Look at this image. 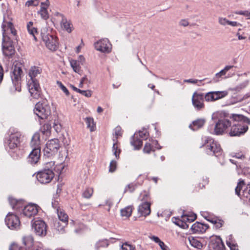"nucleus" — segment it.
<instances>
[{
	"label": "nucleus",
	"instance_id": "nucleus-28",
	"mask_svg": "<svg viewBox=\"0 0 250 250\" xmlns=\"http://www.w3.org/2000/svg\"><path fill=\"white\" fill-rule=\"evenodd\" d=\"M205 124V120L203 119H198L192 122L189 127L193 130H197L201 128Z\"/></svg>",
	"mask_w": 250,
	"mask_h": 250
},
{
	"label": "nucleus",
	"instance_id": "nucleus-45",
	"mask_svg": "<svg viewBox=\"0 0 250 250\" xmlns=\"http://www.w3.org/2000/svg\"><path fill=\"white\" fill-rule=\"evenodd\" d=\"M117 163L116 161L112 160L111 161L109 166V171L110 172H114L117 168Z\"/></svg>",
	"mask_w": 250,
	"mask_h": 250
},
{
	"label": "nucleus",
	"instance_id": "nucleus-50",
	"mask_svg": "<svg viewBox=\"0 0 250 250\" xmlns=\"http://www.w3.org/2000/svg\"><path fill=\"white\" fill-rule=\"evenodd\" d=\"M57 84L60 87V88L65 93L66 95H69V92L66 87L62 84V82L60 81L57 82Z\"/></svg>",
	"mask_w": 250,
	"mask_h": 250
},
{
	"label": "nucleus",
	"instance_id": "nucleus-63",
	"mask_svg": "<svg viewBox=\"0 0 250 250\" xmlns=\"http://www.w3.org/2000/svg\"><path fill=\"white\" fill-rule=\"evenodd\" d=\"M184 82L185 83H191L193 84H195L198 82V80L188 79V80H185L184 81Z\"/></svg>",
	"mask_w": 250,
	"mask_h": 250
},
{
	"label": "nucleus",
	"instance_id": "nucleus-62",
	"mask_svg": "<svg viewBox=\"0 0 250 250\" xmlns=\"http://www.w3.org/2000/svg\"><path fill=\"white\" fill-rule=\"evenodd\" d=\"M233 157L239 159H243L245 158V156L242 153H237L233 156Z\"/></svg>",
	"mask_w": 250,
	"mask_h": 250
},
{
	"label": "nucleus",
	"instance_id": "nucleus-32",
	"mask_svg": "<svg viewBox=\"0 0 250 250\" xmlns=\"http://www.w3.org/2000/svg\"><path fill=\"white\" fill-rule=\"evenodd\" d=\"M188 239L190 245L192 247L198 249H201L202 248L203 245L198 239L194 237H189Z\"/></svg>",
	"mask_w": 250,
	"mask_h": 250
},
{
	"label": "nucleus",
	"instance_id": "nucleus-10",
	"mask_svg": "<svg viewBox=\"0 0 250 250\" xmlns=\"http://www.w3.org/2000/svg\"><path fill=\"white\" fill-rule=\"evenodd\" d=\"M54 173L51 169H44L37 174L38 180L42 184L50 183L54 177Z\"/></svg>",
	"mask_w": 250,
	"mask_h": 250
},
{
	"label": "nucleus",
	"instance_id": "nucleus-46",
	"mask_svg": "<svg viewBox=\"0 0 250 250\" xmlns=\"http://www.w3.org/2000/svg\"><path fill=\"white\" fill-rule=\"evenodd\" d=\"M186 221L183 219V220H178L177 226L184 229L188 228V225L185 222Z\"/></svg>",
	"mask_w": 250,
	"mask_h": 250
},
{
	"label": "nucleus",
	"instance_id": "nucleus-39",
	"mask_svg": "<svg viewBox=\"0 0 250 250\" xmlns=\"http://www.w3.org/2000/svg\"><path fill=\"white\" fill-rule=\"evenodd\" d=\"M245 185V182L242 179H240L239 182L238 183L237 186L235 188V193L238 195L239 196L240 195V191L242 189L243 186Z\"/></svg>",
	"mask_w": 250,
	"mask_h": 250
},
{
	"label": "nucleus",
	"instance_id": "nucleus-25",
	"mask_svg": "<svg viewBox=\"0 0 250 250\" xmlns=\"http://www.w3.org/2000/svg\"><path fill=\"white\" fill-rule=\"evenodd\" d=\"M157 143L156 140L149 139L148 142H147L145 145L143 151L145 153L149 154L151 151H154L155 150L153 148L154 145H156Z\"/></svg>",
	"mask_w": 250,
	"mask_h": 250
},
{
	"label": "nucleus",
	"instance_id": "nucleus-42",
	"mask_svg": "<svg viewBox=\"0 0 250 250\" xmlns=\"http://www.w3.org/2000/svg\"><path fill=\"white\" fill-rule=\"evenodd\" d=\"M109 245L108 242L107 240H100L96 244V247L97 249L102 247H107Z\"/></svg>",
	"mask_w": 250,
	"mask_h": 250
},
{
	"label": "nucleus",
	"instance_id": "nucleus-1",
	"mask_svg": "<svg viewBox=\"0 0 250 250\" xmlns=\"http://www.w3.org/2000/svg\"><path fill=\"white\" fill-rule=\"evenodd\" d=\"M3 42L2 50L4 55L11 57L14 54L15 50L13 44V40H16L17 32L11 22L4 21L2 24Z\"/></svg>",
	"mask_w": 250,
	"mask_h": 250
},
{
	"label": "nucleus",
	"instance_id": "nucleus-60",
	"mask_svg": "<svg viewBox=\"0 0 250 250\" xmlns=\"http://www.w3.org/2000/svg\"><path fill=\"white\" fill-rule=\"evenodd\" d=\"M49 4L50 3H49V0H45V1L44 2H41V7H43L44 8L47 9L49 6Z\"/></svg>",
	"mask_w": 250,
	"mask_h": 250
},
{
	"label": "nucleus",
	"instance_id": "nucleus-15",
	"mask_svg": "<svg viewBox=\"0 0 250 250\" xmlns=\"http://www.w3.org/2000/svg\"><path fill=\"white\" fill-rule=\"evenodd\" d=\"M60 147L59 140L57 139H52L47 142L44 151L45 153L52 155L57 152Z\"/></svg>",
	"mask_w": 250,
	"mask_h": 250
},
{
	"label": "nucleus",
	"instance_id": "nucleus-56",
	"mask_svg": "<svg viewBox=\"0 0 250 250\" xmlns=\"http://www.w3.org/2000/svg\"><path fill=\"white\" fill-rule=\"evenodd\" d=\"M149 136V133L146 129L142 130V140H146Z\"/></svg>",
	"mask_w": 250,
	"mask_h": 250
},
{
	"label": "nucleus",
	"instance_id": "nucleus-55",
	"mask_svg": "<svg viewBox=\"0 0 250 250\" xmlns=\"http://www.w3.org/2000/svg\"><path fill=\"white\" fill-rule=\"evenodd\" d=\"M51 125L49 124H44L41 128V130L44 134L46 131L50 130Z\"/></svg>",
	"mask_w": 250,
	"mask_h": 250
},
{
	"label": "nucleus",
	"instance_id": "nucleus-7",
	"mask_svg": "<svg viewBox=\"0 0 250 250\" xmlns=\"http://www.w3.org/2000/svg\"><path fill=\"white\" fill-rule=\"evenodd\" d=\"M21 68L17 65L13 67L11 79L12 83L15 86L16 91L20 92L21 91V76L22 74Z\"/></svg>",
	"mask_w": 250,
	"mask_h": 250
},
{
	"label": "nucleus",
	"instance_id": "nucleus-29",
	"mask_svg": "<svg viewBox=\"0 0 250 250\" xmlns=\"http://www.w3.org/2000/svg\"><path fill=\"white\" fill-rule=\"evenodd\" d=\"M9 201L10 205L12 206L13 208L15 209H20L21 208H22V202L21 201H19L15 198L10 197L9 198Z\"/></svg>",
	"mask_w": 250,
	"mask_h": 250
},
{
	"label": "nucleus",
	"instance_id": "nucleus-34",
	"mask_svg": "<svg viewBox=\"0 0 250 250\" xmlns=\"http://www.w3.org/2000/svg\"><path fill=\"white\" fill-rule=\"evenodd\" d=\"M33 22L30 21L27 25V28L30 34L32 35L35 40H37L36 35L38 34V31L37 28L33 26Z\"/></svg>",
	"mask_w": 250,
	"mask_h": 250
},
{
	"label": "nucleus",
	"instance_id": "nucleus-44",
	"mask_svg": "<svg viewBox=\"0 0 250 250\" xmlns=\"http://www.w3.org/2000/svg\"><path fill=\"white\" fill-rule=\"evenodd\" d=\"M136 187L137 185L135 184L131 183L128 184L125 188L124 193L128 191L133 192L135 190Z\"/></svg>",
	"mask_w": 250,
	"mask_h": 250
},
{
	"label": "nucleus",
	"instance_id": "nucleus-21",
	"mask_svg": "<svg viewBox=\"0 0 250 250\" xmlns=\"http://www.w3.org/2000/svg\"><path fill=\"white\" fill-rule=\"evenodd\" d=\"M208 228L207 225L197 222L192 225L191 229L193 233H200L205 232Z\"/></svg>",
	"mask_w": 250,
	"mask_h": 250
},
{
	"label": "nucleus",
	"instance_id": "nucleus-18",
	"mask_svg": "<svg viewBox=\"0 0 250 250\" xmlns=\"http://www.w3.org/2000/svg\"><path fill=\"white\" fill-rule=\"evenodd\" d=\"M143 199H146V201L142 203V216L146 217L151 213L150 207L152 203L150 201V198L148 194L144 195Z\"/></svg>",
	"mask_w": 250,
	"mask_h": 250
},
{
	"label": "nucleus",
	"instance_id": "nucleus-16",
	"mask_svg": "<svg viewBox=\"0 0 250 250\" xmlns=\"http://www.w3.org/2000/svg\"><path fill=\"white\" fill-rule=\"evenodd\" d=\"M228 94L227 91H212L204 95V99L207 102L215 101L226 97Z\"/></svg>",
	"mask_w": 250,
	"mask_h": 250
},
{
	"label": "nucleus",
	"instance_id": "nucleus-49",
	"mask_svg": "<svg viewBox=\"0 0 250 250\" xmlns=\"http://www.w3.org/2000/svg\"><path fill=\"white\" fill-rule=\"evenodd\" d=\"M208 183V179L206 177H203L202 179V182H200L199 184V187L201 188H203L205 187L206 185Z\"/></svg>",
	"mask_w": 250,
	"mask_h": 250
},
{
	"label": "nucleus",
	"instance_id": "nucleus-43",
	"mask_svg": "<svg viewBox=\"0 0 250 250\" xmlns=\"http://www.w3.org/2000/svg\"><path fill=\"white\" fill-rule=\"evenodd\" d=\"M182 218L184 220L189 222L194 221L196 218V215L195 214H193L191 215H184L182 216Z\"/></svg>",
	"mask_w": 250,
	"mask_h": 250
},
{
	"label": "nucleus",
	"instance_id": "nucleus-11",
	"mask_svg": "<svg viewBox=\"0 0 250 250\" xmlns=\"http://www.w3.org/2000/svg\"><path fill=\"white\" fill-rule=\"evenodd\" d=\"M5 221L7 227L11 229H19L20 227L21 222L18 216L12 213L7 214Z\"/></svg>",
	"mask_w": 250,
	"mask_h": 250
},
{
	"label": "nucleus",
	"instance_id": "nucleus-48",
	"mask_svg": "<svg viewBox=\"0 0 250 250\" xmlns=\"http://www.w3.org/2000/svg\"><path fill=\"white\" fill-rule=\"evenodd\" d=\"M63 169V166L62 164H59L53 167V172H56L58 174H61L62 171Z\"/></svg>",
	"mask_w": 250,
	"mask_h": 250
},
{
	"label": "nucleus",
	"instance_id": "nucleus-33",
	"mask_svg": "<svg viewBox=\"0 0 250 250\" xmlns=\"http://www.w3.org/2000/svg\"><path fill=\"white\" fill-rule=\"evenodd\" d=\"M41 72V69L39 67L34 66L31 68L29 72V75L30 79H36L35 77L38 74H40Z\"/></svg>",
	"mask_w": 250,
	"mask_h": 250
},
{
	"label": "nucleus",
	"instance_id": "nucleus-35",
	"mask_svg": "<svg viewBox=\"0 0 250 250\" xmlns=\"http://www.w3.org/2000/svg\"><path fill=\"white\" fill-rule=\"evenodd\" d=\"M132 211V208L131 207H127L121 210V214L122 217L128 218L131 215Z\"/></svg>",
	"mask_w": 250,
	"mask_h": 250
},
{
	"label": "nucleus",
	"instance_id": "nucleus-38",
	"mask_svg": "<svg viewBox=\"0 0 250 250\" xmlns=\"http://www.w3.org/2000/svg\"><path fill=\"white\" fill-rule=\"evenodd\" d=\"M93 191V188H87L83 191V196L85 198L89 199L92 196Z\"/></svg>",
	"mask_w": 250,
	"mask_h": 250
},
{
	"label": "nucleus",
	"instance_id": "nucleus-54",
	"mask_svg": "<svg viewBox=\"0 0 250 250\" xmlns=\"http://www.w3.org/2000/svg\"><path fill=\"white\" fill-rule=\"evenodd\" d=\"M55 167V162L51 161L46 163L44 169H51L53 171V167Z\"/></svg>",
	"mask_w": 250,
	"mask_h": 250
},
{
	"label": "nucleus",
	"instance_id": "nucleus-30",
	"mask_svg": "<svg viewBox=\"0 0 250 250\" xmlns=\"http://www.w3.org/2000/svg\"><path fill=\"white\" fill-rule=\"evenodd\" d=\"M22 242L23 245L27 248H30L33 245L34 239L31 235L24 236L22 238Z\"/></svg>",
	"mask_w": 250,
	"mask_h": 250
},
{
	"label": "nucleus",
	"instance_id": "nucleus-22",
	"mask_svg": "<svg viewBox=\"0 0 250 250\" xmlns=\"http://www.w3.org/2000/svg\"><path fill=\"white\" fill-rule=\"evenodd\" d=\"M210 242L214 244V246L213 247V249H215L216 247H218V250H226L225 246L221 238L219 236H212Z\"/></svg>",
	"mask_w": 250,
	"mask_h": 250
},
{
	"label": "nucleus",
	"instance_id": "nucleus-3",
	"mask_svg": "<svg viewBox=\"0 0 250 250\" xmlns=\"http://www.w3.org/2000/svg\"><path fill=\"white\" fill-rule=\"evenodd\" d=\"M31 145L33 148L29 155L27 160L29 163L34 165L38 162L41 156L40 136L39 133H35L33 136Z\"/></svg>",
	"mask_w": 250,
	"mask_h": 250
},
{
	"label": "nucleus",
	"instance_id": "nucleus-26",
	"mask_svg": "<svg viewBox=\"0 0 250 250\" xmlns=\"http://www.w3.org/2000/svg\"><path fill=\"white\" fill-rule=\"evenodd\" d=\"M114 142L112 147V151L117 159L120 158V154L121 152V149L119 147V142L116 139H113Z\"/></svg>",
	"mask_w": 250,
	"mask_h": 250
},
{
	"label": "nucleus",
	"instance_id": "nucleus-61",
	"mask_svg": "<svg viewBox=\"0 0 250 250\" xmlns=\"http://www.w3.org/2000/svg\"><path fill=\"white\" fill-rule=\"evenodd\" d=\"M180 25L184 27H186L188 25L189 22L186 20H182L180 21Z\"/></svg>",
	"mask_w": 250,
	"mask_h": 250
},
{
	"label": "nucleus",
	"instance_id": "nucleus-58",
	"mask_svg": "<svg viewBox=\"0 0 250 250\" xmlns=\"http://www.w3.org/2000/svg\"><path fill=\"white\" fill-rule=\"evenodd\" d=\"M224 223V222L222 220L219 219L218 220L216 223L215 225H214L216 229H219L223 226Z\"/></svg>",
	"mask_w": 250,
	"mask_h": 250
},
{
	"label": "nucleus",
	"instance_id": "nucleus-17",
	"mask_svg": "<svg viewBox=\"0 0 250 250\" xmlns=\"http://www.w3.org/2000/svg\"><path fill=\"white\" fill-rule=\"evenodd\" d=\"M204 95L202 93L194 92L192 97V102L194 107L198 110L204 108Z\"/></svg>",
	"mask_w": 250,
	"mask_h": 250
},
{
	"label": "nucleus",
	"instance_id": "nucleus-31",
	"mask_svg": "<svg viewBox=\"0 0 250 250\" xmlns=\"http://www.w3.org/2000/svg\"><path fill=\"white\" fill-rule=\"evenodd\" d=\"M70 63L74 71L79 74H81V72L82 70L79 62L76 60L72 59L70 61Z\"/></svg>",
	"mask_w": 250,
	"mask_h": 250
},
{
	"label": "nucleus",
	"instance_id": "nucleus-64",
	"mask_svg": "<svg viewBox=\"0 0 250 250\" xmlns=\"http://www.w3.org/2000/svg\"><path fill=\"white\" fill-rule=\"evenodd\" d=\"M237 14L239 15H245L246 16H250V12H249L248 11H240L239 12L237 13Z\"/></svg>",
	"mask_w": 250,
	"mask_h": 250
},
{
	"label": "nucleus",
	"instance_id": "nucleus-8",
	"mask_svg": "<svg viewBox=\"0 0 250 250\" xmlns=\"http://www.w3.org/2000/svg\"><path fill=\"white\" fill-rule=\"evenodd\" d=\"M28 88L31 96L34 99H38L42 94L41 89L36 79H30L28 82Z\"/></svg>",
	"mask_w": 250,
	"mask_h": 250
},
{
	"label": "nucleus",
	"instance_id": "nucleus-47",
	"mask_svg": "<svg viewBox=\"0 0 250 250\" xmlns=\"http://www.w3.org/2000/svg\"><path fill=\"white\" fill-rule=\"evenodd\" d=\"M9 250H26V249L17 244L14 243L10 246Z\"/></svg>",
	"mask_w": 250,
	"mask_h": 250
},
{
	"label": "nucleus",
	"instance_id": "nucleus-9",
	"mask_svg": "<svg viewBox=\"0 0 250 250\" xmlns=\"http://www.w3.org/2000/svg\"><path fill=\"white\" fill-rule=\"evenodd\" d=\"M42 37L43 42L46 46L50 50L56 51L59 45L57 38L55 36L46 33H42Z\"/></svg>",
	"mask_w": 250,
	"mask_h": 250
},
{
	"label": "nucleus",
	"instance_id": "nucleus-20",
	"mask_svg": "<svg viewBox=\"0 0 250 250\" xmlns=\"http://www.w3.org/2000/svg\"><path fill=\"white\" fill-rule=\"evenodd\" d=\"M56 16L62 18L61 25L62 28L66 30L68 33H71L72 31V25L70 21H68L64 16L60 13H57Z\"/></svg>",
	"mask_w": 250,
	"mask_h": 250
},
{
	"label": "nucleus",
	"instance_id": "nucleus-27",
	"mask_svg": "<svg viewBox=\"0 0 250 250\" xmlns=\"http://www.w3.org/2000/svg\"><path fill=\"white\" fill-rule=\"evenodd\" d=\"M57 214L60 221L65 223H67L68 216L65 211L60 207L57 208Z\"/></svg>",
	"mask_w": 250,
	"mask_h": 250
},
{
	"label": "nucleus",
	"instance_id": "nucleus-53",
	"mask_svg": "<svg viewBox=\"0 0 250 250\" xmlns=\"http://www.w3.org/2000/svg\"><path fill=\"white\" fill-rule=\"evenodd\" d=\"M122 250H135L134 248L131 245L125 243L122 246Z\"/></svg>",
	"mask_w": 250,
	"mask_h": 250
},
{
	"label": "nucleus",
	"instance_id": "nucleus-23",
	"mask_svg": "<svg viewBox=\"0 0 250 250\" xmlns=\"http://www.w3.org/2000/svg\"><path fill=\"white\" fill-rule=\"evenodd\" d=\"M132 146L134 147V149H139L141 146V131L136 132L132 137L131 142Z\"/></svg>",
	"mask_w": 250,
	"mask_h": 250
},
{
	"label": "nucleus",
	"instance_id": "nucleus-57",
	"mask_svg": "<svg viewBox=\"0 0 250 250\" xmlns=\"http://www.w3.org/2000/svg\"><path fill=\"white\" fill-rule=\"evenodd\" d=\"M219 22L220 24L222 25H226L227 24L228 25L229 20H228L226 18H219Z\"/></svg>",
	"mask_w": 250,
	"mask_h": 250
},
{
	"label": "nucleus",
	"instance_id": "nucleus-24",
	"mask_svg": "<svg viewBox=\"0 0 250 250\" xmlns=\"http://www.w3.org/2000/svg\"><path fill=\"white\" fill-rule=\"evenodd\" d=\"M233 67V65L226 66L223 69L215 74V76L213 78V81L215 83L219 82L222 77L225 76L227 72Z\"/></svg>",
	"mask_w": 250,
	"mask_h": 250
},
{
	"label": "nucleus",
	"instance_id": "nucleus-4",
	"mask_svg": "<svg viewBox=\"0 0 250 250\" xmlns=\"http://www.w3.org/2000/svg\"><path fill=\"white\" fill-rule=\"evenodd\" d=\"M34 113L41 120L47 119L51 115L50 107L47 101L43 100L39 102L35 106Z\"/></svg>",
	"mask_w": 250,
	"mask_h": 250
},
{
	"label": "nucleus",
	"instance_id": "nucleus-37",
	"mask_svg": "<svg viewBox=\"0 0 250 250\" xmlns=\"http://www.w3.org/2000/svg\"><path fill=\"white\" fill-rule=\"evenodd\" d=\"M123 135V131L122 128L120 126H117L114 129V134H113V139H116L118 140V138Z\"/></svg>",
	"mask_w": 250,
	"mask_h": 250
},
{
	"label": "nucleus",
	"instance_id": "nucleus-52",
	"mask_svg": "<svg viewBox=\"0 0 250 250\" xmlns=\"http://www.w3.org/2000/svg\"><path fill=\"white\" fill-rule=\"evenodd\" d=\"M79 93H81L86 97H90L92 95V92L90 90H82L80 89Z\"/></svg>",
	"mask_w": 250,
	"mask_h": 250
},
{
	"label": "nucleus",
	"instance_id": "nucleus-41",
	"mask_svg": "<svg viewBox=\"0 0 250 250\" xmlns=\"http://www.w3.org/2000/svg\"><path fill=\"white\" fill-rule=\"evenodd\" d=\"M227 246L230 248V250H239L238 246L236 243L229 240L226 241Z\"/></svg>",
	"mask_w": 250,
	"mask_h": 250
},
{
	"label": "nucleus",
	"instance_id": "nucleus-13",
	"mask_svg": "<svg viewBox=\"0 0 250 250\" xmlns=\"http://www.w3.org/2000/svg\"><path fill=\"white\" fill-rule=\"evenodd\" d=\"M21 134L17 131L11 133L8 140V145L10 149H14L20 146L21 142Z\"/></svg>",
	"mask_w": 250,
	"mask_h": 250
},
{
	"label": "nucleus",
	"instance_id": "nucleus-14",
	"mask_svg": "<svg viewBox=\"0 0 250 250\" xmlns=\"http://www.w3.org/2000/svg\"><path fill=\"white\" fill-rule=\"evenodd\" d=\"M94 46L97 50L103 53H109L111 51L112 45L107 39L99 41L94 44Z\"/></svg>",
	"mask_w": 250,
	"mask_h": 250
},
{
	"label": "nucleus",
	"instance_id": "nucleus-40",
	"mask_svg": "<svg viewBox=\"0 0 250 250\" xmlns=\"http://www.w3.org/2000/svg\"><path fill=\"white\" fill-rule=\"evenodd\" d=\"M47 9L44 7H41L40 10L39 11V14H40L42 18L44 20H47L49 18V14L47 10Z\"/></svg>",
	"mask_w": 250,
	"mask_h": 250
},
{
	"label": "nucleus",
	"instance_id": "nucleus-6",
	"mask_svg": "<svg viewBox=\"0 0 250 250\" xmlns=\"http://www.w3.org/2000/svg\"><path fill=\"white\" fill-rule=\"evenodd\" d=\"M231 123L227 119H219L216 123L214 128L211 133L217 135H223L225 132H228L227 129L231 127Z\"/></svg>",
	"mask_w": 250,
	"mask_h": 250
},
{
	"label": "nucleus",
	"instance_id": "nucleus-12",
	"mask_svg": "<svg viewBox=\"0 0 250 250\" xmlns=\"http://www.w3.org/2000/svg\"><path fill=\"white\" fill-rule=\"evenodd\" d=\"M47 225L42 220H35L32 224V228L36 234L40 236H44L47 233Z\"/></svg>",
	"mask_w": 250,
	"mask_h": 250
},
{
	"label": "nucleus",
	"instance_id": "nucleus-5",
	"mask_svg": "<svg viewBox=\"0 0 250 250\" xmlns=\"http://www.w3.org/2000/svg\"><path fill=\"white\" fill-rule=\"evenodd\" d=\"M205 146L207 153L209 155H214L216 157L220 156L222 153V149L220 145L214 142L212 139L205 138L204 143L201 147Z\"/></svg>",
	"mask_w": 250,
	"mask_h": 250
},
{
	"label": "nucleus",
	"instance_id": "nucleus-36",
	"mask_svg": "<svg viewBox=\"0 0 250 250\" xmlns=\"http://www.w3.org/2000/svg\"><path fill=\"white\" fill-rule=\"evenodd\" d=\"M87 127L90 128L91 131H94L95 127V124H94L93 119L90 117H88L85 119Z\"/></svg>",
	"mask_w": 250,
	"mask_h": 250
},
{
	"label": "nucleus",
	"instance_id": "nucleus-19",
	"mask_svg": "<svg viewBox=\"0 0 250 250\" xmlns=\"http://www.w3.org/2000/svg\"><path fill=\"white\" fill-rule=\"evenodd\" d=\"M38 212V207L35 204H29L22 209V214L28 218L34 216Z\"/></svg>",
	"mask_w": 250,
	"mask_h": 250
},
{
	"label": "nucleus",
	"instance_id": "nucleus-2",
	"mask_svg": "<svg viewBox=\"0 0 250 250\" xmlns=\"http://www.w3.org/2000/svg\"><path fill=\"white\" fill-rule=\"evenodd\" d=\"M230 118L235 123L231 126L229 134L230 136H239L244 134L248 129L250 119L240 114H232Z\"/></svg>",
	"mask_w": 250,
	"mask_h": 250
},
{
	"label": "nucleus",
	"instance_id": "nucleus-59",
	"mask_svg": "<svg viewBox=\"0 0 250 250\" xmlns=\"http://www.w3.org/2000/svg\"><path fill=\"white\" fill-rule=\"evenodd\" d=\"M206 219L208 221L211 222V223L215 225L216 223L217 222V221L219 219L216 217H208V218H206Z\"/></svg>",
	"mask_w": 250,
	"mask_h": 250
},
{
	"label": "nucleus",
	"instance_id": "nucleus-51",
	"mask_svg": "<svg viewBox=\"0 0 250 250\" xmlns=\"http://www.w3.org/2000/svg\"><path fill=\"white\" fill-rule=\"evenodd\" d=\"M248 84V82L247 81H245L237 85L235 88V89L236 90L240 91L241 89H243V88L246 87Z\"/></svg>",
	"mask_w": 250,
	"mask_h": 250
}]
</instances>
